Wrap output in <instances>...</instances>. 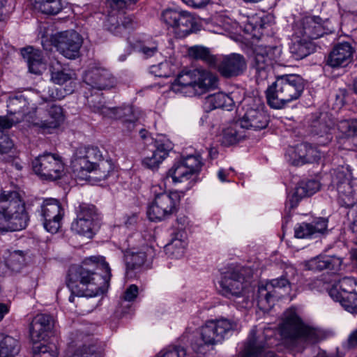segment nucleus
I'll list each match as a JSON object with an SVG mask.
<instances>
[{
  "instance_id": "f257e3e1",
  "label": "nucleus",
  "mask_w": 357,
  "mask_h": 357,
  "mask_svg": "<svg viewBox=\"0 0 357 357\" xmlns=\"http://www.w3.org/2000/svg\"><path fill=\"white\" fill-rule=\"evenodd\" d=\"M95 264L102 271L103 274L96 273L84 266L70 269L67 286L71 291L69 301H74V296L78 297H93L104 294L108 289L112 276L109 264L105 258L93 256L85 260V264Z\"/></svg>"
},
{
  "instance_id": "f03ea898",
  "label": "nucleus",
  "mask_w": 357,
  "mask_h": 357,
  "mask_svg": "<svg viewBox=\"0 0 357 357\" xmlns=\"http://www.w3.org/2000/svg\"><path fill=\"white\" fill-rule=\"evenodd\" d=\"M303 79L296 74L278 76L266 91L267 103L273 109H281L299 98L304 90Z\"/></svg>"
},
{
  "instance_id": "7ed1b4c3",
  "label": "nucleus",
  "mask_w": 357,
  "mask_h": 357,
  "mask_svg": "<svg viewBox=\"0 0 357 357\" xmlns=\"http://www.w3.org/2000/svg\"><path fill=\"white\" fill-rule=\"evenodd\" d=\"M279 331L283 343L290 348L298 347L304 342L312 344L319 340L318 331L306 326L293 308L284 312Z\"/></svg>"
},
{
  "instance_id": "20e7f679",
  "label": "nucleus",
  "mask_w": 357,
  "mask_h": 357,
  "mask_svg": "<svg viewBox=\"0 0 357 357\" xmlns=\"http://www.w3.org/2000/svg\"><path fill=\"white\" fill-rule=\"evenodd\" d=\"M29 217L24 204L17 192H3L0 195V230L19 231L24 229Z\"/></svg>"
},
{
  "instance_id": "39448f33",
  "label": "nucleus",
  "mask_w": 357,
  "mask_h": 357,
  "mask_svg": "<svg viewBox=\"0 0 357 357\" xmlns=\"http://www.w3.org/2000/svg\"><path fill=\"white\" fill-rule=\"evenodd\" d=\"M218 78L215 75L204 69L183 71L172 85L176 92L188 96H201L216 88Z\"/></svg>"
},
{
  "instance_id": "423d86ee",
  "label": "nucleus",
  "mask_w": 357,
  "mask_h": 357,
  "mask_svg": "<svg viewBox=\"0 0 357 357\" xmlns=\"http://www.w3.org/2000/svg\"><path fill=\"white\" fill-rule=\"evenodd\" d=\"M236 328L237 323L234 320L221 318L208 321L201 328L202 342L195 343L193 348L197 352H202L204 346L221 344Z\"/></svg>"
},
{
  "instance_id": "0eeeda50",
  "label": "nucleus",
  "mask_w": 357,
  "mask_h": 357,
  "mask_svg": "<svg viewBox=\"0 0 357 357\" xmlns=\"http://www.w3.org/2000/svg\"><path fill=\"white\" fill-rule=\"evenodd\" d=\"M154 199L149 205L147 214L151 221L165 220L176 211L180 196L177 192H166L160 185L151 187Z\"/></svg>"
},
{
  "instance_id": "6e6552de",
  "label": "nucleus",
  "mask_w": 357,
  "mask_h": 357,
  "mask_svg": "<svg viewBox=\"0 0 357 357\" xmlns=\"http://www.w3.org/2000/svg\"><path fill=\"white\" fill-rule=\"evenodd\" d=\"M161 18L178 38H185L199 31L201 27L199 19L185 10L166 9L162 12Z\"/></svg>"
},
{
  "instance_id": "1a4fd4ad",
  "label": "nucleus",
  "mask_w": 357,
  "mask_h": 357,
  "mask_svg": "<svg viewBox=\"0 0 357 357\" xmlns=\"http://www.w3.org/2000/svg\"><path fill=\"white\" fill-rule=\"evenodd\" d=\"M41 44L47 51H50L54 45L63 56L75 59L79 56L82 40L77 32L70 30L52 35L50 40L47 36H43Z\"/></svg>"
},
{
  "instance_id": "9d476101",
  "label": "nucleus",
  "mask_w": 357,
  "mask_h": 357,
  "mask_svg": "<svg viewBox=\"0 0 357 357\" xmlns=\"http://www.w3.org/2000/svg\"><path fill=\"white\" fill-rule=\"evenodd\" d=\"M247 269L240 266H229L222 273L219 282L220 292L225 296L243 297L247 304L248 299L245 298V291L249 285L245 274Z\"/></svg>"
},
{
  "instance_id": "9b49d317",
  "label": "nucleus",
  "mask_w": 357,
  "mask_h": 357,
  "mask_svg": "<svg viewBox=\"0 0 357 357\" xmlns=\"http://www.w3.org/2000/svg\"><path fill=\"white\" fill-rule=\"evenodd\" d=\"M32 113L29 112L25 114L26 110L24 108L19 111L14 110L13 113H22V116L31 118V123L44 130L58 128L64 120L63 109L59 105H52L47 107L43 104L38 107H32Z\"/></svg>"
},
{
  "instance_id": "f8f14e48",
  "label": "nucleus",
  "mask_w": 357,
  "mask_h": 357,
  "mask_svg": "<svg viewBox=\"0 0 357 357\" xmlns=\"http://www.w3.org/2000/svg\"><path fill=\"white\" fill-rule=\"evenodd\" d=\"M202 165L199 155H188L176 162L167 172L174 183L187 182L186 189L191 188L197 182V175Z\"/></svg>"
},
{
  "instance_id": "ddd939ff",
  "label": "nucleus",
  "mask_w": 357,
  "mask_h": 357,
  "mask_svg": "<svg viewBox=\"0 0 357 357\" xmlns=\"http://www.w3.org/2000/svg\"><path fill=\"white\" fill-rule=\"evenodd\" d=\"M32 168L40 178L54 181L62 176L65 165L61 156L46 152L32 161Z\"/></svg>"
},
{
  "instance_id": "4468645a",
  "label": "nucleus",
  "mask_w": 357,
  "mask_h": 357,
  "mask_svg": "<svg viewBox=\"0 0 357 357\" xmlns=\"http://www.w3.org/2000/svg\"><path fill=\"white\" fill-rule=\"evenodd\" d=\"M38 212L44 228L50 233H56L61 227V220L63 215L60 202L52 198L45 199Z\"/></svg>"
},
{
  "instance_id": "2eb2a0df",
  "label": "nucleus",
  "mask_w": 357,
  "mask_h": 357,
  "mask_svg": "<svg viewBox=\"0 0 357 357\" xmlns=\"http://www.w3.org/2000/svg\"><path fill=\"white\" fill-rule=\"evenodd\" d=\"M280 52L276 47L259 45L255 47L252 67L255 70L259 79H265L268 77L273 61L277 58Z\"/></svg>"
},
{
  "instance_id": "dca6fc26",
  "label": "nucleus",
  "mask_w": 357,
  "mask_h": 357,
  "mask_svg": "<svg viewBox=\"0 0 357 357\" xmlns=\"http://www.w3.org/2000/svg\"><path fill=\"white\" fill-rule=\"evenodd\" d=\"M326 23L319 16H306L296 24L294 28L296 37H304L309 40L317 39L328 31Z\"/></svg>"
},
{
  "instance_id": "f3484780",
  "label": "nucleus",
  "mask_w": 357,
  "mask_h": 357,
  "mask_svg": "<svg viewBox=\"0 0 357 357\" xmlns=\"http://www.w3.org/2000/svg\"><path fill=\"white\" fill-rule=\"evenodd\" d=\"M290 282L284 277L274 279L261 284L258 289V303L264 307L267 304L271 305L275 300L283 296L282 291H288Z\"/></svg>"
},
{
  "instance_id": "a211bd4d",
  "label": "nucleus",
  "mask_w": 357,
  "mask_h": 357,
  "mask_svg": "<svg viewBox=\"0 0 357 357\" xmlns=\"http://www.w3.org/2000/svg\"><path fill=\"white\" fill-rule=\"evenodd\" d=\"M351 178V174L349 170L343 167L335 170L332 178V184L338 192L340 203L345 207L354 205L352 187L350 183Z\"/></svg>"
},
{
  "instance_id": "6ab92c4d",
  "label": "nucleus",
  "mask_w": 357,
  "mask_h": 357,
  "mask_svg": "<svg viewBox=\"0 0 357 357\" xmlns=\"http://www.w3.org/2000/svg\"><path fill=\"white\" fill-rule=\"evenodd\" d=\"M273 333V331L269 328L261 331L254 327L250 332L244 345V349L255 357H259L267 352V349L272 344L269 342L271 340Z\"/></svg>"
},
{
  "instance_id": "aec40b11",
  "label": "nucleus",
  "mask_w": 357,
  "mask_h": 357,
  "mask_svg": "<svg viewBox=\"0 0 357 357\" xmlns=\"http://www.w3.org/2000/svg\"><path fill=\"white\" fill-rule=\"evenodd\" d=\"M95 106L98 109H103L102 112L107 115V118L120 120L128 130H131L135 127L139 118V111L132 106L128 105L123 107Z\"/></svg>"
},
{
  "instance_id": "412c9836",
  "label": "nucleus",
  "mask_w": 357,
  "mask_h": 357,
  "mask_svg": "<svg viewBox=\"0 0 357 357\" xmlns=\"http://www.w3.org/2000/svg\"><path fill=\"white\" fill-rule=\"evenodd\" d=\"M84 81L86 85L97 90H105L113 87L115 79L105 68L93 67L84 74Z\"/></svg>"
},
{
  "instance_id": "4be33fe9",
  "label": "nucleus",
  "mask_w": 357,
  "mask_h": 357,
  "mask_svg": "<svg viewBox=\"0 0 357 357\" xmlns=\"http://www.w3.org/2000/svg\"><path fill=\"white\" fill-rule=\"evenodd\" d=\"M239 122L244 129L259 130L267 127L268 117L264 109V105L259 104L256 107L247 108Z\"/></svg>"
},
{
  "instance_id": "5701e85b",
  "label": "nucleus",
  "mask_w": 357,
  "mask_h": 357,
  "mask_svg": "<svg viewBox=\"0 0 357 357\" xmlns=\"http://www.w3.org/2000/svg\"><path fill=\"white\" fill-rule=\"evenodd\" d=\"M246 61L243 55L231 54L225 56L218 66V71L225 77L241 75L246 69Z\"/></svg>"
},
{
  "instance_id": "b1692460",
  "label": "nucleus",
  "mask_w": 357,
  "mask_h": 357,
  "mask_svg": "<svg viewBox=\"0 0 357 357\" xmlns=\"http://www.w3.org/2000/svg\"><path fill=\"white\" fill-rule=\"evenodd\" d=\"M354 50L348 42L337 43L330 52L327 63L332 67L345 66L353 57Z\"/></svg>"
},
{
  "instance_id": "393cba45",
  "label": "nucleus",
  "mask_w": 357,
  "mask_h": 357,
  "mask_svg": "<svg viewBox=\"0 0 357 357\" xmlns=\"http://www.w3.org/2000/svg\"><path fill=\"white\" fill-rule=\"evenodd\" d=\"M54 327L52 317L46 314L36 315L30 326V336L33 342L44 340Z\"/></svg>"
},
{
  "instance_id": "a878e982",
  "label": "nucleus",
  "mask_w": 357,
  "mask_h": 357,
  "mask_svg": "<svg viewBox=\"0 0 357 357\" xmlns=\"http://www.w3.org/2000/svg\"><path fill=\"white\" fill-rule=\"evenodd\" d=\"M328 294L333 299H339L341 296L345 298H354V308L357 307V279L354 278L345 277L339 282V288L332 287Z\"/></svg>"
},
{
  "instance_id": "bb28decb",
  "label": "nucleus",
  "mask_w": 357,
  "mask_h": 357,
  "mask_svg": "<svg viewBox=\"0 0 357 357\" xmlns=\"http://www.w3.org/2000/svg\"><path fill=\"white\" fill-rule=\"evenodd\" d=\"M187 244L186 232L179 230L172 234L171 241L165 245V250L169 257L178 259L183 256Z\"/></svg>"
},
{
  "instance_id": "cd10ccee",
  "label": "nucleus",
  "mask_w": 357,
  "mask_h": 357,
  "mask_svg": "<svg viewBox=\"0 0 357 357\" xmlns=\"http://www.w3.org/2000/svg\"><path fill=\"white\" fill-rule=\"evenodd\" d=\"M319 188L320 184L316 180L312 179L299 183L289 198L290 208H295L301 199L314 195Z\"/></svg>"
},
{
  "instance_id": "c85d7f7f",
  "label": "nucleus",
  "mask_w": 357,
  "mask_h": 357,
  "mask_svg": "<svg viewBox=\"0 0 357 357\" xmlns=\"http://www.w3.org/2000/svg\"><path fill=\"white\" fill-rule=\"evenodd\" d=\"M23 58L26 60L29 72L36 75H40L46 68L43 61L40 51L32 47L23 48L21 51Z\"/></svg>"
},
{
  "instance_id": "c756f323",
  "label": "nucleus",
  "mask_w": 357,
  "mask_h": 357,
  "mask_svg": "<svg viewBox=\"0 0 357 357\" xmlns=\"http://www.w3.org/2000/svg\"><path fill=\"white\" fill-rule=\"evenodd\" d=\"M71 167L75 176L79 179L84 180L87 178L88 173L94 171L96 168L94 162L86 159L84 155L79 154V149H77L73 156Z\"/></svg>"
},
{
  "instance_id": "7c9ffc66",
  "label": "nucleus",
  "mask_w": 357,
  "mask_h": 357,
  "mask_svg": "<svg viewBox=\"0 0 357 357\" xmlns=\"http://www.w3.org/2000/svg\"><path fill=\"white\" fill-rule=\"evenodd\" d=\"M169 150V148L164 144L156 142L151 155H146L143 159V165L153 170L157 169L167 156Z\"/></svg>"
},
{
  "instance_id": "2f4dec72",
  "label": "nucleus",
  "mask_w": 357,
  "mask_h": 357,
  "mask_svg": "<svg viewBox=\"0 0 357 357\" xmlns=\"http://www.w3.org/2000/svg\"><path fill=\"white\" fill-rule=\"evenodd\" d=\"M342 264V259L335 256L319 255L310 261L311 269L323 271L328 269L337 271Z\"/></svg>"
},
{
  "instance_id": "473e14b6",
  "label": "nucleus",
  "mask_w": 357,
  "mask_h": 357,
  "mask_svg": "<svg viewBox=\"0 0 357 357\" xmlns=\"http://www.w3.org/2000/svg\"><path fill=\"white\" fill-rule=\"evenodd\" d=\"M234 105L233 99L223 93H217L206 97L205 105L210 109L222 108L226 110H231Z\"/></svg>"
},
{
  "instance_id": "72a5a7b5",
  "label": "nucleus",
  "mask_w": 357,
  "mask_h": 357,
  "mask_svg": "<svg viewBox=\"0 0 357 357\" xmlns=\"http://www.w3.org/2000/svg\"><path fill=\"white\" fill-rule=\"evenodd\" d=\"M20 350L17 340L10 335L0 334V357H16Z\"/></svg>"
},
{
  "instance_id": "f704fd0d",
  "label": "nucleus",
  "mask_w": 357,
  "mask_h": 357,
  "mask_svg": "<svg viewBox=\"0 0 357 357\" xmlns=\"http://www.w3.org/2000/svg\"><path fill=\"white\" fill-rule=\"evenodd\" d=\"M244 130L239 121L225 128L222 132V144L225 146H229L244 138Z\"/></svg>"
},
{
  "instance_id": "c9c22d12",
  "label": "nucleus",
  "mask_w": 357,
  "mask_h": 357,
  "mask_svg": "<svg viewBox=\"0 0 357 357\" xmlns=\"http://www.w3.org/2000/svg\"><path fill=\"white\" fill-rule=\"evenodd\" d=\"M310 41L305 40L304 37L296 38L294 33V41L290 46V52L294 59L300 60L310 54L312 45Z\"/></svg>"
},
{
  "instance_id": "e433bc0d",
  "label": "nucleus",
  "mask_w": 357,
  "mask_h": 357,
  "mask_svg": "<svg viewBox=\"0 0 357 357\" xmlns=\"http://www.w3.org/2000/svg\"><path fill=\"white\" fill-rule=\"evenodd\" d=\"M7 266L13 271H20L25 265L26 253L22 250H8L4 254Z\"/></svg>"
},
{
  "instance_id": "4c0bfd02",
  "label": "nucleus",
  "mask_w": 357,
  "mask_h": 357,
  "mask_svg": "<svg viewBox=\"0 0 357 357\" xmlns=\"http://www.w3.org/2000/svg\"><path fill=\"white\" fill-rule=\"evenodd\" d=\"M297 153L303 165L317 161L321 158L320 152L307 143H302L296 146Z\"/></svg>"
},
{
  "instance_id": "58836bf2",
  "label": "nucleus",
  "mask_w": 357,
  "mask_h": 357,
  "mask_svg": "<svg viewBox=\"0 0 357 357\" xmlns=\"http://www.w3.org/2000/svg\"><path fill=\"white\" fill-rule=\"evenodd\" d=\"M146 251L127 252L125 255V260L128 269H136L141 267L145 262L148 253L152 252V248L146 247Z\"/></svg>"
},
{
  "instance_id": "ea45409f",
  "label": "nucleus",
  "mask_w": 357,
  "mask_h": 357,
  "mask_svg": "<svg viewBox=\"0 0 357 357\" xmlns=\"http://www.w3.org/2000/svg\"><path fill=\"white\" fill-rule=\"evenodd\" d=\"M95 224L90 220L77 218L72 222L71 229L79 235L91 238L94 234Z\"/></svg>"
},
{
  "instance_id": "a19ab883",
  "label": "nucleus",
  "mask_w": 357,
  "mask_h": 357,
  "mask_svg": "<svg viewBox=\"0 0 357 357\" xmlns=\"http://www.w3.org/2000/svg\"><path fill=\"white\" fill-rule=\"evenodd\" d=\"M34 7L47 15H56L62 10L61 0H34Z\"/></svg>"
},
{
  "instance_id": "79ce46f5",
  "label": "nucleus",
  "mask_w": 357,
  "mask_h": 357,
  "mask_svg": "<svg viewBox=\"0 0 357 357\" xmlns=\"http://www.w3.org/2000/svg\"><path fill=\"white\" fill-rule=\"evenodd\" d=\"M188 54L190 57L202 60L210 66L215 65V57L211 54L208 48L203 46L196 45L190 47Z\"/></svg>"
},
{
  "instance_id": "37998d69",
  "label": "nucleus",
  "mask_w": 357,
  "mask_h": 357,
  "mask_svg": "<svg viewBox=\"0 0 357 357\" xmlns=\"http://www.w3.org/2000/svg\"><path fill=\"white\" fill-rule=\"evenodd\" d=\"M337 129L340 132V137H349L357 135V120H344L339 122Z\"/></svg>"
},
{
  "instance_id": "c03bdc74",
  "label": "nucleus",
  "mask_w": 357,
  "mask_h": 357,
  "mask_svg": "<svg viewBox=\"0 0 357 357\" xmlns=\"http://www.w3.org/2000/svg\"><path fill=\"white\" fill-rule=\"evenodd\" d=\"M79 154L84 155L91 162H94V166L96 167L98 162H100L102 158V155L100 149L97 146H79Z\"/></svg>"
},
{
  "instance_id": "a18cd8bd",
  "label": "nucleus",
  "mask_w": 357,
  "mask_h": 357,
  "mask_svg": "<svg viewBox=\"0 0 357 357\" xmlns=\"http://www.w3.org/2000/svg\"><path fill=\"white\" fill-rule=\"evenodd\" d=\"M128 42L132 45L133 49L142 52L146 58L153 56L158 53V44L155 41L138 45L133 44L129 38Z\"/></svg>"
},
{
  "instance_id": "49530a36",
  "label": "nucleus",
  "mask_w": 357,
  "mask_h": 357,
  "mask_svg": "<svg viewBox=\"0 0 357 357\" xmlns=\"http://www.w3.org/2000/svg\"><path fill=\"white\" fill-rule=\"evenodd\" d=\"M96 215V208L93 205L82 204L77 211V217L82 219L90 220L94 222Z\"/></svg>"
},
{
  "instance_id": "de8ad7c7",
  "label": "nucleus",
  "mask_w": 357,
  "mask_h": 357,
  "mask_svg": "<svg viewBox=\"0 0 357 357\" xmlns=\"http://www.w3.org/2000/svg\"><path fill=\"white\" fill-rule=\"evenodd\" d=\"M33 357H58L56 347L53 344L36 347L34 348Z\"/></svg>"
},
{
  "instance_id": "09e8293b",
  "label": "nucleus",
  "mask_w": 357,
  "mask_h": 357,
  "mask_svg": "<svg viewBox=\"0 0 357 357\" xmlns=\"http://www.w3.org/2000/svg\"><path fill=\"white\" fill-rule=\"evenodd\" d=\"M155 357H186V350L182 347H168L161 350Z\"/></svg>"
},
{
  "instance_id": "8fccbe9b",
  "label": "nucleus",
  "mask_w": 357,
  "mask_h": 357,
  "mask_svg": "<svg viewBox=\"0 0 357 357\" xmlns=\"http://www.w3.org/2000/svg\"><path fill=\"white\" fill-rule=\"evenodd\" d=\"M74 73L72 72L66 73L63 70H58L52 72L51 75V80L56 84L62 85L67 82L73 79Z\"/></svg>"
},
{
  "instance_id": "3c124183",
  "label": "nucleus",
  "mask_w": 357,
  "mask_h": 357,
  "mask_svg": "<svg viewBox=\"0 0 357 357\" xmlns=\"http://www.w3.org/2000/svg\"><path fill=\"white\" fill-rule=\"evenodd\" d=\"M312 225L303 222L295 227V236L298 238H308L314 236Z\"/></svg>"
},
{
  "instance_id": "603ef678",
  "label": "nucleus",
  "mask_w": 357,
  "mask_h": 357,
  "mask_svg": "<svg viewBox=\"0 0 357 357\" xmlns=\"http://www.w3.org/2000/svg\"><path fill=\"white\" fill-rule=\"evenodd\" d=\"M13 142L9 137L5 135L3 130H0V153L7 154L12 151Z\"/></svg>"
},
{
  "instance_id": "864d4df0",
  "label": "nucleus",
  "mask_w": 357,
  "mask_h": 357,
  "mask_svg": "<svg viewBox=\"0 0 357 357\" xmlns=\"http://www.w3.org/2000/svg\"><path fill=\"white\" fill-rule=\"evenodd\" d=\"M87 102L90 107L93 109L94 112L100 113L103 116L107 117V115L102 112L103 109H98L95 106L101 105L102 107H107L104 105V102L102 101V99L100 96H91L90 98H88Z\"/></svg>"
},
{
  "instance_id": "5fc2aeb1",
  "label": "nucleus",
  "mask_w": 357,
  "mask_h": 357,
  "mask_svg": "<svg viewBox=\"0 0 357 357\" xmlns=\"http://www.w3.org/2000/svg\"><path fill=\"white\" fill-rule=\"evenodd\" d=\"M288 162L294 166H300L303 165V160H301L297 153L296 147H289L285 154Z\"/></svg>"
},
{
  "instance_id": "6e6d98bb",
  "label": "nucleus",
  "mask_w": 357,
  "mask_h": 357,
  "mask_svg": "<svg viewBox=\"0 0 357 357\" xmlns=\"http://www.w3.org/2000/svg\"><path fill=\"white\" fill-rule=\"evenodd\" d=\"M112 169L113 167L112 163L108 160H103L102 158L94 170L99 172L100 178L105 179Z\"/></svg>"
},
{
  "instance_id": "4d7b16f0",
  "label": "nucleus",
  "mask_w": 357,
  "mask_h": 357,
  "mask_svg": "<svg viewBox=\"0 0 357 357\" xmlns=\"http://www.w3.org/2000/svg\"><path fill=\"white\" fill-rule=\"evenodd\" d=\"M257 17H252L248 20V23L245 26V31L248 33H252V31L260 30L264 28V24L261 22Z\"/></svg>"
},
{
  "instance_id": "13d9d810",
  "label": "nucleus",
  "mask_w": 357,
  "mask_h": 357,
  "mask_svg": "<svg viewBox=\"0 0 357 357\" xmlns=\"http://www.w3.org/2000/svg\"><path fill=\"white\" fill-rule=\"evenodd\" d=\"M336 301H339L342 306L349 312L351 314H357V307L354 308V298L347 299L344 296L340 297L339 299H334Z\"/></svg>"
},
{
  "instance_id": "bf43d9fd",
  "label": "nucleus",
  "mask_w": 357,
  "mask_h": 357,
  "mask_svg": "<svg viewBox=\"0 0 357 357\" xmlns=\"http://www.w3.org/2000/svg\"><path fill=\"white\" fill-rule=\"evenodd\" d=\"M313 228V234H322L327 229V220L324 218H319L311 223Z\"/></svg>"
},
{
  "instance_id": "052dcab7",
  "label": "nucleus",
  "mask_w": 357,
  "mask_h": 357,
  "mask_svg": "<svg viewBox=\"0 0 357 357\" xmlns=\"http://www.w3.org/2000/svg\"><path fill=\"white\" fill-rule=\"evenodd\" d=\"M138 294V287L135 284H131L125 291L123 298L127 301H133Z\"/></svg>"
},
{
  "instance_id": "680f3d73",
  "label": "nucleus",
  "mask_w": 357,
  "mask_h": 357,
  "mask_svg": "<svg viewBox=\"0 0 357 357\" xmlns=\"http://www.w3.org/2000/svg\"><path fill=\"white\" fill-rule=\"evenodd\" d=\"M356 347H357V329L349 334L347 342L344 343V347L347 349H353Z\"/></svg>"
},
{
  "instance_id": "e2e57ef3",
  "label": "nucleus",
  "mask_w": 357,
  "mask_h": 357,
  "mask_svg": "<svg viewBox=\"0 0 357 357\" xmlns=\"http://www.w3.org/2000/svg\"><path fill=\"white\" fill-rule=\"evenodd\" d=\"M18 121V119L15 120L9 116H0V127L2 129H9Z\"/></svg>"
},
{
  "instance_id": "0e129e2a",
  "label": "nucleus",
  "mask_w": 357,
  "mask_h": 357,
  "mask_svg": "<svg viewBox=\"0 0 357 357\" xmlns=\"http://www.w3.org/2000/svg\"><path fill=\"white\" fill-rule=\"evenodd\" d=\"M137 22H135L132 16H125L121 22V26H119L118 29H121V26L126 29H132L135 28Z\"/></svg>"
},
{
  "instance_id": "69168bd1",
  "label": "nucleus",
  "mask_w": 357,
  "mask_h": 357,
  "mask_svg": "<svg viewBox=\"0 0 357 357\" xmlns=\"http://www.w3.org/2000/svg\"><path fill=\"white\" fill-rule=\"evenodd\" d=\"M182 1L193 8H202L206 6L210 0H182Z\"/></svg>"
},
{
  "instance_id": "338daca9",
  "label": "nucleus",
  "mask_w": 357,
  "mask_h": 357,
  "mask_svg": "<svg viewBox=\"0 0 357 357\" xmlns=\"http://www.w3.org/2000/svg\"><path fill=\"white\" fill-rule=\"evenodd\" d=\"M314 128L317 130H314L317 135H320L323 136L324 135H328L331 130L330 125L322 124L321 123H319V126L314 125Z\"/></svg>"
},
{
  "instance_id": "774afa93",
  "label": "nucleus",
  "mask_w": 357,
  "mask_h": 357,
  "mask_svg": "<svg viewBox=\"0 0 357 357\" xmlns=\"http://www.w3.org/2000/svg\"><path fill=\"white\" fill-rule=\"evenodd\" d=\"M132 0H108L111 6L117 9L124 8L128 3H130Z\"/></svg>"
}]
</instances>
